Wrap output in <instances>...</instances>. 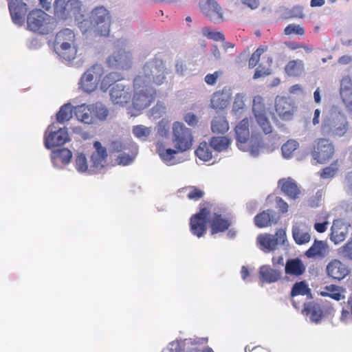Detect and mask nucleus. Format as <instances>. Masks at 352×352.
<instances>
[{
  "instance_id": "nucleus-1",
  "label": "nucleus",
  "mask_w": 352,
  "mask_h": 352,
  "mask_svg": "<svg viewBox=\"0 0 352 352\" xmlns=\"http://www.w3.org/2000/svg\"><path fill=\"white\" fill-rule=\"evenodd\" d=\"M80 1H54L52 16L41 9L31 10L27 16L28 29L35 33L47 35L56 28V19L65 20L72 14L76 16L80 10Z\"/></svg>"
},
{
  "instance_id": "nucleus-2",
  "label": "nucleus",
  "mask_w": 352,
  "mask_h": 352,
  "mask_svg": "<svg viewBox=\"0 0 352 352\" xmlns=\"http://www.w3.org/2000/svg\"><path fill=\"white\" fill-rule=\"evenodd\" d=\"M235 138L238 148L243 151H248L253 157L258 155L263 147V141L261 134H252L250 136V120L245 118L241 120L234 128Z\"/></svg>"
},
{
  "instance_id": "nucleus-3",
  "label": "nucleus",
  "mask_w": 352,
  "mask_h": 352,
  "mask_svg": "<svg viewBox=\"0 0 352 352\" xmlns=\"http://www.w3.org/2000/svg\"><path fill=\"white\" fill-rule=\"evenodd\" d=\"M350 129V124L344 114L331 112L322 117L319 131L322 137L330 140L346 136Z\"/></svg>"
},
{
  "instance_id": "nucleus-4",
  "label": "nucleus",
  "mask_w": 352,
  "mask_h": 352,
  "mask_svg": "<svg viewBox=\"0 0 352 352\" xmlns=\"http://www.w3.org/2000/svg\"><path fill=\"white\" fill-rule=\"evenodd\" d=\"M166 68L162 59L155 57L145 63L142 73L135 78H142L144 84L148 86H151L152 84L161 85L166 80Z\"/></svg>"
},
{
  "instance_id": "nucleus-5",
  "label": "nucleus",
  "mask_w": 352,
  "mask_h": 352,
  "mask_svg": "<svg viewBox=\"0 0 352 352\" xmlns=\"http://www.w3.org/2000/svg\"><path fill=\"white\" fill-rule=\"evenodd\" d=\"M54 45L60 57L65 60H72L77 54L75 45V34L74 32L65 28L58 32L55 38Z\"/></svg>"
},
{
  "instance_id": "nucleus-6",
  "label": "nucleus",
  "mask_w": 352,
  "mask_h": 352,
  "mask_svg": "<svg viewBox=\"0 0 352 352\" xmlns=\"http://www.w3.org/2000/svg\"><path fill=\"white\" fill-rule=\"evenodd\" d=\"M133 107L136 110H142L149 107L156 97V90L151 86L144 84L142 78H135L133 80Z\"/></svg>"
},
{
  "instance_id": "nucleus-7",
  "label": "nucleus",
  "mask_w": 352,
  "mask_h": 352,
  "mask_svg": "<svg viewBox=\"0 0 352 352\" xmlns=\"http://www.w3.org/2000/svg\"><path fill=\"white\" fill-rule=\"evenodd\" d=\"M208 342V338L195 337L169 343L162 352H214L212 348L207 346L202 349L204 345Z\"/></svg>"
},
{
  "instance_id": "nucleus-8",
  "label": "nucleus",
  "mask_w": 352,
  "mask_h": 352,
  "mask_svg": "<svg viewBox=\"0 0 352 352\" xmlns=\"http://www.w3.org/2000/svg\"><path fill=\"white\" fill-rule=\"evenodd\" d=\"M335 153L333 144L327 138H319L314 140L311 148V155L319 164H325Z\"/></svg>"
},
{
  "instance_id": "nucleus-9",
  "label": "nucleus",
  "mask_w": 352,
  "mask_h": 352,
  "mask_svg": "<svg viewBox=\"0 0 352 352\" xmlns=\"http://www.w3.org/2000/svg\"><path fill=\"white\" fill-rule=\"evenodd\" d=\"M172 130V141L175 148L182 152L189 150L193 142L191 130L179 122H175L173 124Z\"/></svg>"
},
{
  "instance_id": "nucleus-10",
  "label": "nucleus",
  "mask_w": 352,
  "mask_h": 352,
  "mask_svg": "<svg viewBox=\"0 0 352 352\" xmlns=\"http://www.w3.org/2000/svg\"><path fill=\"white\" fill-rule=\"evenodd\" d=\"M104 67L100 64H95L88 68L82 75L79 82L80 88L85 92L94 91L104 75Z\"/></svg>"
},
{
  "instance_id": "nucleus-11",
  "label": "nucleus",
  "mask_w": 352,
  "mask_h": 352,
  "mask_svg": "<svg viewBox=\"0 0 352 352\" xmlns=\"http://www.w3.org/2000/svg\"><path fill=\"white\" fill-rule=\"evenodd\" d=\"M90 20L98 34L104 36L109 34L111 16L106 8L103 6L96 8L91 12Z\"/></svg>"
},
{
  "instance_id": "nucleus-12",
  "label": "nucleus",
  "mask_w": 352,
  "mask_h": 352,
  "mask_svg": "<svg viewBox=\"0 0 352 352\" xmlns=\"http://www.w3.org/2000/svg\"><path fill=\"white\" fill-rule=\"evenodd\" d=\"M209 214V210L204 207L201 208L197 213L191 216L190 230L193 235L200 238L206 233Z\"/></svg>"
},
{
  "instance_id": "nucleus-13",
  "label": "nucleus",
  "mask_w": 352,
  "mask_h": 352,
  "mask_svg": "<svg viewBox=\"0 0 352 352\" xmlns=\"http://www.w3.org/2000/svg\"><path fill=\"white\" fill-rule=\"evenodd\" d=\"M285 241L286 233L283 229L278 230L275 234H260L257 238L261 249L264 252H270L276 250L278 245L284 244Z\"/></svg>"
},
{
  "instance_id": "nucleus-14",
  "label": "nucleus",
  "mask_w": 352,
  "mask_h": 352,
  "mask_svg": "<svg viewBox=\"0 0 352 352\" xmlns=\"http://www.w3.org/2000/svg\"><path fill=\"white\" fill-rule=\"evenodd\" d=\"M275 111L283 120H289L296 111L294 102L289 98L277 96L275 99Z\"/></svg>"
},
{
  "instance_id": "nucleus-15",
  "label": "nucleus",
  "mask_w": 352,
  "mask_h": 352,
  "mask_svg": "<svg viewBox=\"0 0 352 352\" xmlns=\"http://www.w3.org/2000/svg\"><path fill=\"white\" fill-rule=\"evenodd\" d=\"M231 99L230 89L225 87L212 94L210 107L214 110H223L230 104Z\"/></svg>"
},
{
  "instance_id": "nucleus-16",
  "label": "nucleus",
  "mask_w": 352,
  "mask_h": 352,
  "mask_svg": "<svg viewBox=\"0 0 352 352\" xmlns=\"http://www.w3.org/2000/svg\"><path fill=\"white\" fill-rule=\"evenodd\" d=\"M109 95L112 102L120 105L127 104L131 98L130 87L122 83L114 85L110 89Z\"/></svg>"
},
{
  "instance_id": "nucleus-17",
  "label": "nucleus",
  "mask_w": 352,
  "mask_h": 352,
  "mask_svg": "<svg viewBox=\"0 0 352 352\" xmlns=\"http://www.w3.org/2000/svg\"><path fill=\"white\" fill-rule=\"evenodd\" d=\"M326 272L333 279L341 280L349 274L350 269L340 260L333 259L327 264Z\"/></svg>"
},
{
  "instance_id": "nucleus-18",
  "label": "nucleus",
  "mask_w": 352,
  "mask_h": 352,
  "mask_svg": "<svg viewBox=\"0 0 352 352\" xmlns=\"http://www.w3.org/2000/svg\"><path fill=\"white\" fill-rule=\"evenodd\" d=\"M68 141H69V134L67 129L64 128L50 132L45 137L44 143L47 148L51 149L55 146L64 145Z\"/></svg>"
},
{
  "instance_id": "nucleus-19",
  "label": "nucleus",
  "mask_w": 352,
  "mask_h": 352,
  "mask_svg": "<svg viewBox=\"0 0 352 352\" xmlns=\"http://www.w3.org/2000/svg\"><path fill=\"white\" fill-rule=\"evenodd\" d=\"M199 7L202 12L213 23L223 21V13L217 1H202Z\"/></svg>"
},
{
  "instance_id": "nucleus-20",
  "label": "nucleus",
  "mask_w": 352,
  "mask_h": 352,
  "mask_svg": "<svg viewBox=\"0 0 352 352\" xmlns=\"http://www.w3.org/2000/svg\"><path fill=\"white\" fill-rule=\"evenodd\" d=\"M131 59V56L129 52L120 50L109 56L107 63L109 67L124 69L130 67Z\"/></svg>"
},
{
  "instance_id": "nucleus-21",
  "label": "nucleus",
  "mask_w": 352,
  "mask_h": 352,
  "mask_svg": "<svg viewBox=\"0 0 352 352\" xmlns=\"http://www.w3.org/2000/svg\"><path fill=\"white\" fill-rule=\"evenodd\" d=\"M340 96L352 119V79L349 76L343 77L341 80Z\"/></svg>"
},
{
  "instance_id": "nucleus-22",
  "label": "nucleus",
  "mask_w": 352,
  "mask_h": 352,
  "mask_svg": "<svg viewBox=\"0 0 352 352\" xmlns=\"http://www.w3.org/2000/svg\"><path fill=\"white\" fill-rule=\"evenodd\" d=\"M8 8L13 22L22 25L28 10L26 3L24 1H10Z\"/></svg>"
},
{
  "instance_id": "nucleus-23",
  "label": "nucleus",
  "mask_w": 352,
  "mask_h": 352,
  "mask_svg": "<svg viewBox=\"0 0 352 352\" xmlns=\"http://www.w3.org/2000/svg\"><path fill=\"white\" fill-rule=\"evenodd\" d=\"M348 234V226L342 219H336L333 221L331 228L330 239L338 244L342 242Z\"/></svg>"
},
{
  "instance_id": "nucleus-24",
  "label": "nucleus",
  "mask_w": 352,
  "mask_h": 352,
  "mask_svg": "<svg viewBox=\"0 0 352 352\" xmlns=\"http://www.w3.org/2000/svg\"><path fill=\"white\" fill-rule=\"evenodd\" d=\"M278 186L282 192L289 198L296 199L300 194V190L297 183L291 177L283 178L278 181Z\"/></svg>"
},
{
  "instance_id": "nucleus-25",
  "label": "nucleus",
  "mask_w": 352,
  "mask_h": 352,
  "mask_svg": "<svg viewBox=\"0 0 352 352\" xmlns=\"http://www.w3.org/2000/svg\"><path fill=\"white\" fill-rule=\"evenodd\" d=\"M94 147L96 151L91 155V161L94 168L100 169L104 166L106 162L108 155L107 148L98 141L94 143Z\"/></svg>"
},
{
  "instance_id": "nucleus-26",
  "label": "nucleus",
  "mask_w": 352,
  "mask_h": 352,
  "mask_svg": "<svg viewBox=\"0 0 352 352\" xmlns=\"http://www.w3.org/2000/svg\"><path fill=\"white\" fill-rule=\"evenodd\" d=\"M210 223L211 234H214L227 230L231 226L232 221L230 219L223 217L220 214L215 213Z\"/></svg>"
},
{
  "instance_id": "nucleus-27",
  "label": "nucleus",
  "mask_w": 352,
  "mask_h": 352,
  "mask_svg": "<svg viewBox=\"0 0 352 352\" xmlns=\"http://www.w3.org/2000/svg\"><path fill=\"white\" fill-rule=\"evenodd\" d=\"M74 113L76 118L81 122L86 124L94 123V116L91 104H82L75 107Z\"/></svg>"
},
{
  "instance_id": "nucleus-28",
  "label": "nucleus",
  "mask_w": 352,
  "mask_h": 352,
  "mask_svg": "<svg viewBox=\"0 0 352 352\" xmlns=\"http://www.w3.org/2000/svg\"><path fill=\"white\" fill-rule=\"evenodd\" d=\"M292 236L298 245L307 243L310 241L311 235L305 223H297L292 228Z\"/></svg>"
},
{
  "instance_id": "nucleus-29",
  "label": "nucleus",
  "mask_w": 352,
  "mask_h": 352,
  "mask_svg": "<svg viewBox=\"0 0 352 352\" xmlns=\"http://www.w3.org/2000/svg\"><path fill=\"white\" fill-rule=\"evenodd\" d=\"M329 253V246L325 241L315 240L312 245L305 252L308 258H324Z\"/></svg>"
},
{
  "instance_id": "nucleus-30",
  "label": "nucleus",
  "mask_w": 352,
  "mask_h": 352,
  "mask_svg": "<svg viewBox=\"0 0 352 352\" xmlns=\"http://www.w3.org/2000/svg\"><path fill=\"white\" fill-rule=\"evenodd\" d=\"M72 157V151L66 148L55 149L51 153V159L55 166L68 164Z\"/></svg>"
},
{
  "instance_id": "nucleus-31",
  "label": "nucleus",
  "mask_w": 352,
  "mask_h": 352,
  "mask_svg": "<svg viewBox=\"0 0 352 352\" xmlns=\"http://www.w3.org/2000/svg\"><path fill=\"white\" fill-rule=\"evenodd\" d=\"M260 280L267 283H275L280 279L281 272L270 265H263L259 269Z\"/></svg>"
},
{
  "instance_id": "nucleus-32",
  "label": "nucleus",
  "mask_w": 352,
  "mask_h": 352,
  "mask_svg": "<svg viewBox=\"0 0 352 352\" xmlns=\"http://www.w3.org/2000/svg\"><path fill=\"white\" fill-rule=\"evenodd\" d=\"M156 151L162 160L168 165L175 164V156L178 153L177 149L166 148L163 142L156 143Z\"/></svg>"
},
{
  "instance_id": "nucleus-33",
  "label": "nucleus",
  "mask_w": 352,
  "mask_h": 352,
  "mask_svg": "<svg viewBox=\"0 0 352 352\" xmlns=\"http://www.w3.org/2000/svg\"><path fill=\"white\" fill-rule=\"evenodd\" d=\"M302 312L305 315L309 316L310 320L316 323L319 322L323 316L320 307L314 302L304 303Z\"/></svg>"
},
{
  "instance_id": "nucleus-34",
  "label": "nucleus",
  "mask_w": 352,
  "mask_h": 352,
  "mask_svg": "<svg viewBox=\"0 0 352 352\" xmlns=\"http://www.w3.org/2000/svg\"><path fill=\"white\" fill-rule=\"evenodd\" d=\"M274 212L267 210L258 214L254 217L255 225L258 228H265L271 226L272 223H276L274 218Z\"/></svg>"
},
{
  "instance_id": "nucleus-35",
  "label": "nucleus",
  "mask_w": 352,
  "mask_h": 352,
  "mask_svg": "<svg viewBox=\"0 0 352 352\" xmlns=\"http://www.w3.org/2000/svg\"><path fill=\"white\" fill-rule=\"evenodd\" d=\"M211 130L217 134H224L229 130V123L225 116H214L211 122Z\"/></svg>"
},
{
  "instance_id": "nucleus-36",
  "label": "nucleus",
  "mask_w": 352,
  "mask_h": 352,
  "mask_svg": "<svg viewBox=\"0 0 352 352\" xmlns=\"http://www.w3.org/2000/svg\"><path fill=\"white\" fill-rule=\"evenodd\" d=\"M285 270L287 274L300 276L304 273L305 267L300 259H291L287 261Z\"/></svg>"
},
{
  "instance_id": "nucleus-37",
  "label": "nucleus",
  "mask_w": 352,
  "mask_h": 352,
  "mask_svg": "<svg viewBox=\"0 0 352 352\" xmlns=\"http://www.w3.org/2000/svg\"><path fill=\"white\" fill-rule=\"evenodd\" d=\"M121 75L117 72H110L102 78H101L100 88L105 92L109 88H111L114 85H116V82L121 80Z\"/></svg>"
},
{
  "instance_id": "nucleus-38",
  "label": "nucleus",
  "mask_w": 352,
  "mask_h": 352,
  "mask_svg": "<svg viewBox=\"0 0 352 352\" xmlns=\"http://www.w3.org/2000/svg\"><path fill=\"white\" fill-rule=\"evenodd\" d=\"M285 71L290 76H298L304 71L303 62L301 60H289L285 67Z\"/></svg>"
},
{
  "instance_id": "nucleus-39",
  "label": "nucleus",
  "mask_w": 352,
  "mask_h": 352,
  "mask_svg": "<svg viewBox=\"0 0 352 352\" xmlns=\"http://www.w3.org/2000/svg\"><path fill=\"white\" fill-rule=\"evenodd\" d=\"M179 192L188 199L193 201H197L204 195V192L201 189L193 186L184 187Z\"/></svg>"
},
{
  "instance_id": "nucleus-40",
  "label": "nucleus",
  "mask_w": 352,
  "mask_h": 352,
  "mask_svg": "<svg viewBox=\"0 0 352 352\" xmlns=\"http://www.w3.org/2000/svg\"><path fill=\"white\" fill-rule=\"evenodd\" d=\"M307 294H310V289L308 287V285L304 281H300L295 283L291 291V296L292 298L293 306L295 308H298V305L296 304L295 300L294 299L295 296L298 295L304 296Z\"/></svg>"
},
{
  "instance_id": "nucleus-41",
  "label": "nucleus",
  "mask_w": 352,
  "mask_h": 352,
  "mask_svg": "<svg viewBox=\"0 0 352 352\" xmlns=\"http://www.w3.org/2000/svg\"><path fill=\"white\" fill-rule=\"evenodd\" d=\"M230 143V139L225 136L212 137L210 140V146L218 152L227 150Z\"/></svg>"
},
{
  "instance_id": "nucleus-42",
  "label": "nucleus",
  "mask_w": 352,
  "mask_h": 352,
  "mask_svg": "<svg viewBox=\"0 0 352 352\" xmlns=\"http://www.w3.org/2000/svg\"><path fill=\"white\" fill-rule=\"evenodd\" d=\"M195 155L204 162L210 161L212 157L210 145L206 142H201L195 151Z\"/></svg>"
},
{
  "instance_id": "nucleus-43",
  "label": "nucleus",
  "mask_w": 352,
  "mask_h": 352,
  "mask_svg": "<svg viewBox=\"0 0 352 352\" xmlns=\"http://www.w3.org/2000/svg\"><path fill=\"white\" fill-rule=\"evenodd\" d=\"M93 114L94 116V122L97 120H104L109 115L107 108L100 102L91 104Z\"/></svg>"
},
{
  "instance_id": "nucleus-44",
  "label": "nucleus",
  "mask_w": 352,
  "mask_h": 352,
  "mask_svg": "<svg viewBox=\"0 0 352 352\" xmlns=\"http://www.w3.org/2000/svg\"><path fill=\"white\" fill-rule=\"evenodd\" d=\"M72 106L69 104L63 105L56 113V120L59 123H64L72 118Z\"/></svg>"
},
{
  "instance_id": "nucleus-45",
  "label": "nucleus",
  "mask_w": 352,
  "mask_h": 352,
  "mask_svg": "<svg viewBox=\"0 0 352 352\" xmlns=\"http://www.w3.org/2000/svg\"><path fill=\"white\" fill-rule=\"evenodd\" d=\"M322 296H329L336 300H340L344 298L343 295L340 291V287L335 285H330L324 288V291L320 292Z\"/></svg>"
},
{
  "instance_id": "nucleus-46",
  "label": "nucleus",
  "mask_w": 352,
  "mask_h": 352,
  "mask_svg": "<svg viewBox=\"0 0 352 352\" xmlns=\"http://www.w3.org/2000/svg\"><path fill=\"white\" fill-rule=\"evenodd\" d=\"M132 132L134 136L140 140H146L151 134L152 128L142 124L133 126Z\"/></svg>"
},
{
  "instance_id": "nucleus-47",
  "label": "nucleus",
  "mask_w": 352,
  "mask_h": 352,
  "mask_svg": "<svg viewBox=\"0 0 352 352\" xmlns=\"http://www.w3.org/2000/svg\"><path fill=\"white\" fill-rule=\"evenodd\" d=\"M256 121V123L261 129L262 131L267 135L270 134L273 131V127L267 117L266 113L263 115H258L256 117H254Z\"/></svg>"
},
{
  "instance_id": "nucleus-48",
  "label": "nucleus",
  "mask_w": 352,
  "mask_h": 352,
  "mask_svg": "<svg viewBox=\"0 0 352 352\" xmlns=\"http://www.w3.org/2000/svg\"><path fill=\"white\" fill-rule=\"evenodd\" d=\"M338 160H334L329 166L322 169L320 172V177L322 179H329L333 177L338 170Z\"/></svg>"
},
{
  "instance_id": "nucleus-49",
  "label": "nucleus",
  "mask_w": 352,
  "mask_h": 352,
  "mask_svg": "<svg viewBox=\"0 0 352 352\" xmlns=\"http://www.w3.org/2000/svg\"><path fill=\"white\" fill-rule=\"evenodd\" d=\"M282 16L285 19L303 18V8L300 6H294L291 9L285 8L283 10Z\"/></svg>"
},
{
  "instance_id": "nucleus-50",
  "label": "nucleus",
  "mask_w": 352,
  "mask_h": 352,
  "mask_svg": "<svg viewBox=\"0 0 352 352\" xmlns=\"http://www.w3.org/2000/svg\"><path fill=\"white\" fill-rule=\"evenodd\" d=\"M267 50L265 45H261L258 47L251 55L248 60V67L250 69L255 67L261 58V56Z\"/></svg>"
},
{
  "instance_id": "nucleus-51",
  "label": "nucleus",
  "mask_w": 352,
  "mask_h": 352,
  "mask_svg": "<svg viewBox=\"0 0 352 352\" xmlns=\"http://www.w3.org/2000/svg\"><path fill=\"white\" fill-rule=\"evenodd\" d=\"M252 111L254 117H256L258 115H263L265 114V105L263 102V99L260 96H256L253 99L252 104Z\"/></svg>"
},
{
  "instance_id": "nucleus-52",
  "label": "nucleus",
  "mask_w": 352,
  "mask_h": 352,
  "mask_svg": "<svg viewBox=\"0 0 352 352\" xmlns=\"http://www.w3.org/2000/svg\"><path fill=\"white\" fill-rule=\"evenodd\" d=\"M298 146V143L297 141L294 140H289L286 143H285L281 148L282 153L284 157L289 158L294 151Z\"/></svg>"
},
{
  "instance_id": "nucleus-53",
  "label": "nucleus",
  "mask_w": 352,
  "mask_h": 352,
  "mask_svg": "<svg viewBox=\"0 0 352 352\" xmlns=\"http://www.w3.org/2000/svg\"><path fill=\"white\" fill-rule=\"evenodd\" d=\"M75 168L80 173L86 172L88 169V163L86 156L83 153H78L75 159Z\"/></svg>"
},
{
  "instance_id": "nucleus-54",
  "label": "nucleus",
  "mask_w": 352,
  "mask_h": 352,
  "mask_svg": "<svg viewBox=\"0 0 352 352\" xmlns=\"http://www.w3.org/2000/svg\"><path fill=\"white\" fill-rule=\"evenodd\" d=\"M201 32L203 35L209 39L215 41H223L225 40V36L223 33L220 32H213L208 27L202 28Z\"/></svg>"
},
{
  "instance_id": "nucleus-55",
  "label": "nucleus",
  "mask_w": 352,
  "mask_h": 352,
  "mask_svg": "<svg viewBox=\"0 0 352 352\" xmlns=\"http://www.w3.org/2000/svg\"><path fill=\"white\" fill-rule=\"evenodd\" d=\"M305 29L300 25L292 23L289 24L284 29V34L285 35L296 34L303 36L305 34Z\"/></svg>"
},
{
  "instance_id": "nucleus-56",
  "label": "nucleus",
  "mask_w": 352,
  "mask_h": 352,
  "mask_svg": "<svg viewBox=\"0 0 352 352\" xmlns=\"http://www.w3.org/2000/svg\"><path fill=\"white\" fill-rule=\"evenodd\" d=\"M285 46L290 50H296L297 49L302 48L307 54L311 53L313 51V48L303 43H297L295 41H285Z\"/></svg>"
},
{
  "instance_id": "nucleus-57",
  "label": "nucleus",
  "mask_w": 352,
  "mask_h": 352,
  "mask_svg": "<svg viewBox=\"0 0 352 352\" xmlns=\"http://www.w3.org/2000/svg\"><path fill=\"white\" fill-rule=\"evenodd\" d=\"M157 133L162 138H166L169 133V124L166 120H162L157 126Z\"/></svg>"
},
{
  "instance_id": "nucleus-58",
  "label": "nucleus",
  "mask_w": 352,
  "mask_h": 352,
  "mask_svg": "<svg viewBox=\"0 0 352 352\" xmlns=\"http://www.w3.org/2000/svg\"><path fill=\"white\" fill-rule=\"evenodd\" d=\"M340 252L344 258L352 261V236L349 241L340 248Z\"/></svg>"
},
{
  "instance_id": "nucleus-59",
  "label": "nucleus",
  "mask_w": 352,
  "mask_h": 352,
  "mask_svg": "<svg viewBox=\"0 0 352 352\" xmlns=\"http://www.w3.org/2000/svg\"><path fill=\"white\" fill-rule=\"evenodd\" d=\"M221 71H216L213 74H208L205 76L204 80L206 83L208 85H214L218 78L221 76Z\"/></svg>"
},
{
  "instance_id": "nucleus-60",
  "label": "nucleus",
  "mask_w": 352,
  "mask_h": 352,
  "mask_svg": "<svg viewBox=\"0 0 352 352\" xmlns=\"http://www.w3.org/2000/svg\"><path fill=\"white\" fill-rule=\"evenodd\" d=\"M271 74L270 69L269 68H266L262 65H259L255 70L254 74L253 76L254 79H258L261 77L268 76Z\"/></svg>"
},
{
  "instance_id": "nucleus-61",
  "label": "nucleus",
  "mask_w": 352,
  "mask_h": 352,
  "mask_svg": "<svg viewBox=\"0 0 352 352\" xmlns=\"http://www.w3.org/2000/svg\"><path fill=\"white\" fill-rule=\"evenodd\" d=\"M184 121L190 126H195L197 124L199 119L197 116L192 113H188L184 116Z\"/></svg>"
},
{
  "instance_id": "nucleus-62",
  "label": "nucleus",
  "mask_w": 352,
  "mask_h": 352,
  "mask_svg": "<svg viewBox=\"0 0 352 352\" xmlns=\"http://www.w3.org/2000/svg\"><path fill=\"white\" fill-rule=\"evenodd\" d=\"M277 208L281 213H285L288 210V204L280 197L276 198Z\"/></svg>"
},
{
  "instance_id": "nucleus-63",
  "label": "nucleus",
  "mask_w": 352,
  "mask_h": 352,
  "mask_svg": "<svg viewBox=\"0 0 352 352\" xmlns=\"http://www.w3.org/2000/svg\"><path fill=\"white\" fill-rule=\"evenodd\" d=\"M259 6V1H242L241 8L245 10L250 8V10L256 9Z\"/></svg>"
},
{
  "instance_id": "nucleus-64",
  "label": "nucleus",
  "mask_w": 352,
  "mask_h": 352,
  "mask_svg": "<svg viewBox=\"0 0 352 352\" xmlns=\"http://www.w3.org/2000/svg\"><path fill=\"white\" fill-rule=\"evenodd\" d=\"M344 185L347 190L352 192V171L346 175Z\"/></svg>"
}]
</instances>
